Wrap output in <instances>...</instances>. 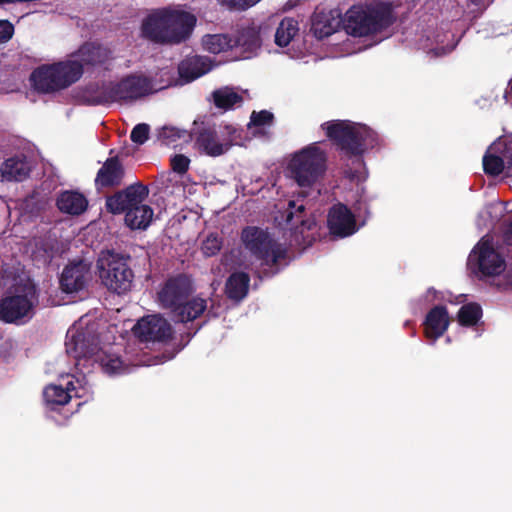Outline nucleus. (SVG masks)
<instances>
[{
  "instance_id": "f257e3e1",
  "label": "nucleus",
  "mask_w": 512,
  "mask_h": 512,
  "mask_svg": "<svg viewBox=\"0 0 512 512\" xmlns=\"http://www.w3.org/2000/svg\"><path fill=\"white\" fill-rule=\"evenodd\" d=\"M194 14L163 7L152 10L141 24V36L160 45H178L187 41L196 26Z\"/></svg>"
},
{
  "instance_id": "f03ea898",
  "label": "nucleus",
  "mask_w": 512,
  "mask_h": 512,
  "mask_svg": "<svg viewBox=\"0 0 512 512\" xmlns=\"http://www.w3.org/2000/svg\"><path fill=\"white\" fill-rule=\"evenodd\" d=\"M321 127L337 149L348 158H356L359 164H364L362 156L379 144L378 134L366 125L334 120Z\"/></svg>"
},
{
  "instance_id": "7ed1b4c3",
  "label": "nucleus",
  "mask_w": 512,
  "mask_h": 512,
  "mask_svg": "<svg viewBox=\"0 0 512 512\" xmlns=\"http://www.w3.org/2000/svg\"><path fill=\"white\" fill-rule=\"evenodd\" d=\"M395 21L390 4L376 1L354 5L346 12L345 29L354 37H363L382 32Z\"/></svg>"
},
{
  "instance_id": "20e7f679",
  "label": "nucleus",
  "mask_w": 512,
  "mask_h": 512,
  "mask_svg": "<svg viewBox=\"0 0 512 512\" xmlns=\"http://www.w3.org/2000/svg\"><path fill=\"white\" fill-rule=\"evenodd\" d=\"M83 75L82 65L73 60L43 64L30 74L31 86L41 94L55 93L76 83Z\"/></svg>"
},
{
  "instance_id": "39448f33",
  "label": "nucleus",
  "mask_w": 512,
  "mask_h": 512,
  "mask_svg": "<svg viewBox=\"0 0 512 512\" xmlns=\"http://www.w3.org/2000/svg\"><path fill=\"white\" fill-rule=\"evenodd\" d=\"M131 257L113 250L103 251L97 260L98 275L108 291L118 295L126 294L132 288L134 272L130 266Z\"/></svg>"
},
{
  "instance_id": "423d86ee",
  "label": "nucleus",
  "mask_w": 512,
  "mask_h": 512,
  "mask_svg": "<svg viewBox=\"0 0 512 512\" xmlns=\"http://www.w3.org/2000/svg\"><path fill=\"white\" fill-rule=\"evenodd\" d=\"M241 241L246 250L250 252L263 265L276 268L287 259V248L272 239L269 233L256 226H246L241 231Z\"/></svg>"
},
{
  "instance_id": "0eeeda50",
  "label": "nucleus",
  "mask_w": 512,
  "mask_h": 512,
  "mask_svg": "<svg viewBox=\"0 0 512 512\" xmlns=\"http://www.w3.org/2000/svg\"><path fill=\"white\" fill-rule=\"evenodd\" d=\"M326 162V152L312 143L293 155L288 168L300 187H311L324 175Z\"/></svg>"
},
{
  "instance_id": "6e6552de",
  "label": "nucleus",
  "mask_w": 512,
  "mask_h": 512,
  "mask_svg": "<svg viewBox=\"0 0 512 512\" xmlns=\"http://www.w3.org/2000/svg\"><path fill=\"white\" fill-rule=\"evenodd\" d=\"M151 83L145 76L130 74L119 81L110 82L94 97L95 105L130 103L149 94Z\"/></svg>"
},
{
  "instance_id": "1a4fd4ad",
  "label": "nucleus",
  "mask_w": 512,
  "mask_h": 512,
  "mask_svg": "<svg viewBox=\"0 0 512 512\" xmlns=\"http://www.w3.org/2000/svg\"><path fill=\"white\" fill-rule=\"evenodd\" d=\"M227 137L220 138L214 124L195 120L188 138L194 139L197 149L210 157H218L225 154L239 135L238 130L232 125L225 127Z\"/></svg>"
},
{
  "instance_id": "9d476101",
  "label": "nucleus",
  "mask_w": 512,
  "mask_h": 512,
  "mask_svg": "<svg viewBox=\"0 0 512 512\" xmlns=\"http://www.w3.org/2000/svg\"><path fill=\"white\" fill-rule=\"evenodd\" d=\"M34 291L6 295L0 299V321L5 324L24 325L34 316Z\"/></svg>"
},
{
  "instance_id": "9b49d317",
  "label": "nucleus",
  "mask_w": 512,
  "mask_h": 512,
  "mask_svg": "<svg viewBox=\"0 0 512 512\" xmlns=\"http://www.w3.org/2000/svg\"><path fill=\"white\" fill-rule=\"evenodd\" d=\"M468 264L485 277L499 275L505 269L504 258L494 249L492 243L484 238L470 253Z\"/></svg>"
},
{
  "instance_id": "f8f14e48",
  "label": "nucleus",
  "mask_w": 512,
  "mask_h": 512,
  "mask_svg": "<svg viewBox=\"0 0 512 512\" xmlns=\"http://www.w3.org/2000/svg\"><path fill=\"white\" fill-rule=\"evenodd\" d=\"M193 285L185 274H177L168 278L158 292V301L163 308L170 309L173 313L190 297Z\"/></svg>"
},
{
  "instance_id": "ddd939ff",
  "label": "nucleus",
  "mask_w": 512,
  "mask_h": 512,
  "mask_svg": "<svg viewBox=\"0 0 512 512\" xmlns=\"http://www.w3.org/2000/svg\"><path fill=\"white\" fill-rule=\"evenodd\" d=\"M149 195V189L142 182H136L106 198V209L112 214H120L130 208L145 206L143 202Z\"/></svg>"
},
{
  "instance_id": "4468645a",
  "label": "nucleus",
  "mask_w": 512,
  "mask_h": 512,
  "mask_svg": "<svg viewBox=\"0 0 512 512\" xmlns=\"http://www.w3.org/2000/svg\"><path fill=\"white\" fill-rule=\"evenodd\" d=\"M281 218L283 228L290 230L295 241H299L300 237L305 239V232L311 231L316 226L315 219L308 216L303 201L299 200H290L287 208L283 211Z\"/></svg>"
},
{
  "instance_id": "2eb2a0df",
  "label": "nucleus",
  "mask_w": 512,
  "mask_h": 512,
  "mask_svg": "<svg viewBox=\"0 0 512 512\" xmlns=\"http://www.w3.org/2000/svg\"><path fill=\"white\" fill-rule=\"evenodd\" d=\"M134 335L141 342H167L172 338L171 324L160 315H148L133 327Z\"/></svg>"
},
{
  "instance_id": "dca6fc26",
  "label": "nucleus",
  "mask_w": 512,
  "mask_h": 512,
  "mask_svg": "<svg viewBox=\"0 0 512 512\" xmlns=\"http://www.w3.org/2000/svg\"><path fill=\"white\" fill-rule=\"evenodd\" d=\"M100 339L89 329L67 333L65 341L66 353L75 360L96 355L100 349Z\"/></svg>"
},
{
  "instance_id": "f3484780",
  "label": "nucleus",
  "mask_w": 512,
  "mask_h": 512,
  "mask_svg": "<svg viewBox=\"0 0 512 512\" xmlns=\"http://www.w3.org/2000/svg\"><path fill=\"white\" fill-rule=\"evenodd\" d=\"M327 226L330 234L337 238L351 236L357 231L354 214L342 203L335 204L329 209Z\"/></svg>"
},
{
  "instance_id": "a211bd4d",
  "label": "nucleus",
  "mask_w": 512,
  "mask_h": 512,
  "mask_svg": "<svg viewBox=\"0 0 512 512\" xmlns=\"http://www.w3.org/2000/svg\"><path fill=\"white\" fill-rule=\"evenodd\" d=\"M125 168L119 156H111L105 160L98 170L94 183L97 190L114 188L122 184Z\"/></svg>"
},
{
  "instance_id": "6ab92c4d",
  "label": "nucleus",
  "mask_w": 512,
  "mask_h": 512,
  "mask_svg": "<svg viewBox=\"0 0 512 512\" xmlns=\"http://www.w3.org/2000/svg\"><path fill=\"white\" fill-rule=\"evenodd\" d=\"M89 275V266L82 260L68 264L60 277V287L69 294L85 288Z\"/></svg>"
},
{
  "instance_id": "aec40b11",
  "label": "nucleus",
  "mask_w": 512,
  "mask_h": 512,
  "mask_svg": "<svg viewBox=\"0 0 512 512\" xmlns=\"http://www.w3.org/2000/svg\"><path fill=\"white\" fill-rule=\"evenodd\" d=\"M449 324L450 317L446 306H434L429 310L424 321L425 336L436 341L447 331Z\"/></svg>"
},
{
  "instance_id": "412c9836",
  "label": "nucleus",
  "mask_w": 512,
  "mask_h": 512,
  "mask_svg": "<svg viewBox=\"0 0 512 512\" xmlns=\"http://www.w3.org/2000/svg\"><path fill=\"white\" fill-rule=\"evenodd\" d=\"M79 60H76L84 66H102L106 64L112 58V51L95 42H85L82 44L76 52Z\"/></svg>"
},
{
  "instance_id": "4be33fe9",
  "label": "nucleus",
  "mask_w": 512,
  "mask_h": 512,
  "mask_svg": "<svg viewBox=\"0 0 512 512\" xmlns=\"http://www.w3.org/2000/svg\"><path fill=\"white\" fill-rule=\"evenodd\" d=\"M56 207L61 213L68 215H80L86 211L88 207V200L78 191L65 190L60 192L57 196Z\"/></svg>"
},
{
  "instance_id": "5701e85b",
  "label": "nucleus",
  "mask_w": 512,
  "mask_h": 512,
  "mask_svg": "<svg viewBox=\"0 0 512 512\" xmlns=\"http://www.w3.org/2000/svg\"><path fill=\"white\" fill-rule=\"evenodd\" d=\"M31 172V165L25 155H16L4 161L1 173L4 178L11 181H24Z\"/></svg>"
},
{
  "instance_id": "b1692460",
  "label": "nucleus",
  "mask_w": 512,
  "mask_h": 512,
  "mask_svg": "<svg viewBox=\"0 0 512 512\" xmlns=\"http://www.w3.org/2000/svg\"><path fill=\"white\" fill-rule=\"evenodd\" d=\"M43 396L48 405L54 409V406H64L69 402L72 396L82 398L83 395L76 391L73 381L67 383L66 388L59 385H48L43 392Z\"/></svg>"
},
{
  "instance_id": "393cba45",
  "label": "nucleus",
  "mask_w": 512,
  "mask_h": 512,
  "mask_svg": "<svg viewBox=\"0 0 512 512\" xmlns=\"http://www.w3.org/2000/svg\"><path fill=\"white\" fill-rule=\"evenodd\" d=\"M210 66L206 59L200 56L186 58L178 66L180 78L191 82L209 72Z\"/></svg>"
},
{
  "instance_id": "a878e982",
  "label": "nucleus",
  "mask_w": 512,
  "mask_h": 512,
  "mask_svg": "<svg viewBox=\"0 0 512 512\" xmlns=\"http://www.w3.org/2000/svg\"><path fill=\"white\" fill-rule=\"evenodd\" d=\"M250 277L245 272L232 273L225 284V293L230 300L239 302L243 300L249 290Z\"/></svg>"
},
{
  "instance_id": "bb28decb",
  "label": "nucleus",
  "mask_w": 512,
  "mask_h": 512,
  "mask_svg": "<svg viewBox=\"0 0 512 512\" xmlns=\"http://www.w3.org/2000/svg\"><path fill=\"white\" fill-rule=\"evenodd\" d=\"M207 309V302L200 297L188 298L176 309L173 314L180 322H189L197 319Z\"/></svg>"
},
{
  "instance_id": "cd10ccee",
  "label": "nucleus",
  "mask_w": 512,
  "mask_h": 512,
  "mask_svg": "<svg viewBox=\"0 0 512 512\" xmlns=\"http://www.w3.org/2000/svg\"><path fill=\"white\" fill-rule=\"evenodd\" d=\"M125 213V224L132 230H145L151 223L154 212L149 205L130 208Z\"/></svg>"
},
{
  "instance_id": "c85d7f7f",
  "label": "nucleus",
  "mask_w": 512,
  "mask_h": 512,
  "mask_svg": "<svg viewBox=\"0 0 512 512\" xmlns=\"http://www.w3.org/2000/svg\"><path fill=\"white\" fill-rule=\"evenodd\" d=\"M299 31L298 21L291 17H285L279 23L275 33V43L279 47H286Z\"/></svg>"
},
{
  "instance_id": "c756f323",
  "label": "nucleus",
  "mask_w": 512,
  "mask_h": 512,
  "mask_svg": "<svg viewBox=\"0 0 512 512\" xmlns=\"http://www.w3.org/2000/svg\"><path fill=\"white\" fill-rule=\"evenodd\" d=\"M483 170L488 176H499L500 174L506 175V164L502 155L495 150H492V145L488 148L482 159Z\"/></svg>"
},
{
  "instance_id": "7c9ffc66",
  "label": "nucleus",
  "mask_w": 512,
  "mask_h": 512,
  "mask_svg": "<svg viewBox=\"0 0 512 512\" xmlns=\"http://www.w3.org/2000/svg\"><path fill=\"white\" fill-rule=\"evenodd\" d=\"M213 101L217 108L229 110L243 102V97L233 89L225 87L213 92Z\"/></svg>"
},
{
  "instance_id": "2f4dec72",
  "label": "nucleus",
  "mask_w": 512,
  "mask_h": 512,
  "mask_svg": "<svg viewBox=\"0 0 512 512\" xmlns=\"http://www.w3.org/2000/svg\"><path fill=\"white\" fill-rule=\"evenodd\" d=\"M482 317V308L476 302H470L461 306L458 311V322L461 326H475Z\"/></svg>"
},
{
  "instance_id": "473e14b6",
  "label": "nucleus",
  "mask_w": 512,
  "mask_h": 512,
  "mask_svg": "<svg viewBox=\"0 0 512 512\" xmlns=\"http://www.w3.org/2000/svg\"><path fill=\"white\" fill-rule=\"evenodd\" d=\"M205 50L213 54H219L232 47L231 40L224 34H207L202 39Z\"/></svg>"
},
{
  "instance_id": "72a5a7b5",
  "label": "nucleus",
  "mask_w": 512,
  "mask_h": 512,
  "mask_svg": "<svg viewBox=\"0 0 512 512\" xmlns=\"http://www.w3.org/2000/svg\"><path fill=\"white\" fill-rule=\"evenodd\" d=\"M311 30L318 39L326 38L335 32L330 17L325 13H317L312 17Z\"/></svg>"
},
{
  "instance_id": "f704fd0d",
  "label": "nucleus",
  "mask_w": 512,
  "mask_h": 512,
  "mask_svg": "<svg viewBox=\"0 0 512 512\" xmlns=\"http://www.w3.org/2000/svg\"><path fill=\"white\" fill-rule=\"evenodd\" d=\"M238 45L248 52H253L261 46L259 31L254 27L243 29L237 38Z\"/></svg>"
},
{
  "instance_id": "c9c22d12",
  "label": "nucleus",
  "mask_w": 512,
  "mask_h": 512,
  "mask_svg": "<svg viewBox=\"0 0 512 512\" xmlns=\"http://www.w3.org/2000/svg\"><path fill=\"white\" fill-rule=\"evenodd\" d=\"M492 150L499 152L506 164V177L512 176V136L500 138L492 144Z\"/></svg>"
},
{
  "instance_id": "e433bc0d",
  "label": "nucleus",
  "mask_w": 512,
  "mask_h": 512,
  "mask_svg": "<svg viewBox=\"0 0 512 512\" xmlns=\"http://www.w3.org/2000/svg\"><path fill=\"white\" fill-rule=\"evenodd\" d=\"M97 360L108 374H117L125 370L123 361L115 354L102 353L98 355Z\"/></svg>"
},
{
  "instance_id": "4c0bfd02",
  "label": "nucleus",
  "mask_w": 512,
  "mask_h": 512,
  "mask_svg": "<svg viewBox=\"0 0 512 512\" xmlns=\"http://www.w3.org/2000/svg\"><path fill=\"white\" fill-rule=\"evenodd\" d=\"M223 245V239L217 233H210L202 242V252L206 257H212L219 253Z\"/></svg>"
},
{
  "instance_id": "58836bf2",
  "label": "nucleus",
  "mask_w": 512,
  "mask_h": 512,
  "mask_svg": "<svg viewBox=\"0 0 512 512\" xmlns=\"http://www.w3.org/2000/svg\"><path fill=\"white\" fill-rule=\"evenodd\" d=\"M189 133L175 127L164 126L159 132L158 138L162 144L169 146L176 142L178 139L188 137Z\"/></svg>"
},
{
  "instance_id": "ea45409f",
  "label": "nucleus",
  "mask_w": 512,
  "mask_h": 512,
  "mask_svg": "<svg viewBox=\"0 0 512 512\" xmlns=\"http://www.w3.org/2000/svg\"><path fill=\"white\" fill-rule=\"evenodd\" d=\"M274 115L272 112L268 110H261L259 112L253 111L250 116V122L248 127H262V126H270L273 124Z\"/></svg>"
},
{
  "instance_id": "a19ab883",
  "label": "nucleus",
  "mask_w": 512,
  "mask_h": 512,
  "mask_svg": "<svg viewBox=\"0 0 512 512\" xmlns=\"http://www.w3.org/2000/svg\"><path fill=\"white\" fill-rule=\"evenodd\" d=\"M150 134V126L146 123L137 124L130 133V139L137 145H143L148 139Z\"/></svg>"
},
{
  "instance_id": "79ce46f5",
  "label": "nucleus",
  "mask_w": 512,
  "mask_h": 512,
  "mask_svg": "<svg viewBox=\"0 0 512 512\" xmlns=\"http://www.w3.org/2000/svg\"><path fill=\"white\" fill-rule=\"evenodd\" d=\"M218 3L231 11H244L261 0H217Z\"/></svg>"
},
{
  "instance_id": "37998d69",
  "label": "nucleus",
  "mask_w": 512,
  "mask_h": 512,
  "mask_svg": "<svg viewBox=\"0 0 512 512\" xmlns=\"http://www.w3.org/2000/svg\"><path fill=\"white\" fill-rule=\"evenodd\" d=\"M39 250H42L46 259L51 261L58 253V241L56 239H43L37 244Z\"/></svg>"
},
{
  "instance_id": "c03bdc74",
  "label": "nucleus",
  "mask_w": 512,
  "mask_h": 512,
  "mask_svg": "<svg viewBox=\"0 0 512 512\" xmlns=\"http://www.w3.org/2000/svg\"><path fill=\"white\" fill-rule=\"evenodd\" d=\"M171 168L178 174H185L189 169L190 159L183 154H176L170 160Z\"/></svg>"
},
{
  "instance_id": "a18cd8bd",
  "label": "nucleus",
  "mask_w": 512,
  "mask_h": 512,
  "mask_svg": "<svg viewBox=\"0 0 512 512\" xmlns=\"http://www.w3.org/2000/svg\"><path fill=\"white\" fill-rule=\"evenodd\" d=\"M14 25L9 20H0V44L7 43L14 35Z\"/></svg>"
},
{
  "instance_id": "49530a36",
  "label": "nucleus",
  "mask_w": 512,
  "mask_h": 512,
  "mask_svg": "<svg viewBox=\"0 0 512 512\" xmlns=\"http://www.w3.org/2000/svg\"><path fill=\"white\" fill-rule=\"evenodd\" d=\"M503 290H512V266L507 270L506 274L503 277V281L497 284Z\"/></svg>"
},
{
  "instance_id": "de8ad7c7",
  "label": "nucleus",
  "mask_w": 512,
  "mask_h": 512,
  "mask_svg": "<svg viewBox=\"0 0 512 512\" xmlns=\"http://www.w3.org/2000/svg\"><path fill=\"white\" fill-rule=\"evenodd\" d=\"M503 240L507 245H512V218L506 224Z\"/></svg>"
},
{
  "instance_id": "09e8293b",
  "label": "nucleus",
  "mask_w": 512,
  "mask_h": 512,
  "mask_svg": "<svg viewBox=\"0 0 512 512\" xmlns=\"http://www.w3.org/2000/svg\"><path fill=\"white\" fill-rule=\"evenodd\" d=\"M476 6L482 5L484 0H470Z\"/></svg>"
},
{
  "instance_id": "8fccbe9b",
  "label": "nucleus",
  "mask_w": 512,
  "mask_h": 512,
  "mask_svg": "<svg viewBox=\"0 0 512 512\" xmlns=\"http://www.w3.org/2000/svg\"><path fill=\"white\" fill-rule=\"evenodd\" d=\"M16 0H0V5L14 3Z\"/></svg>"
}]
</instances>
